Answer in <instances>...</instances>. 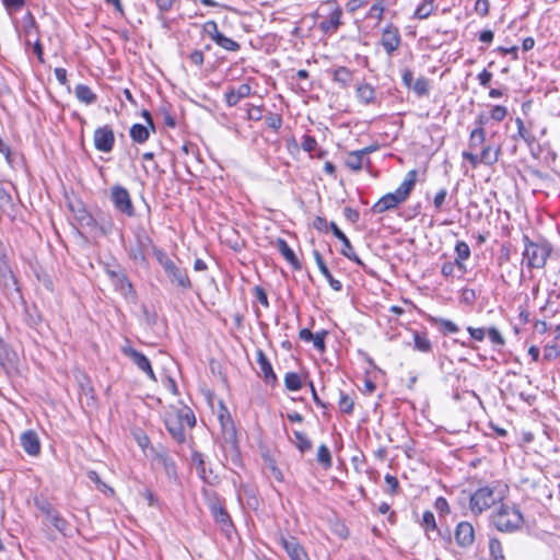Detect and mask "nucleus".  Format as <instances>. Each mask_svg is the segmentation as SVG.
<instances>
[{
	"instance_id": "49530a36",
	"label": "nucleus",
	"mask_w": 560,
	"mask_h": 560,
	"mask_svg": "<svg viewBox=\"0 0 560 560\" xmlns=\"http://www.w3.org/2000/svg\"><path fill=\"white\" fill-rule=\"evenodd\" d=\"M487 334H488V337H489L490 341L493 345H497V346H504L505 345L504 337L502 336V334L495 327H490L488 329Z\"/></svg>"
},
{
	"instance_id": "e2e57ef3",
	"label": "nucleus",
	"mask_w": 560,
	"mask_h": 560,
	"mask_svg": "<svg viewBox=\"0 0 560 560\" xmlns=\"http://www.w3.org/2000/svg\"><path fill=\"white\" fill-rule=\"evenodd\" d=\"M457 267L456 261H446L443 264L441 268V272L445 278L452 277L454 275L455 268Z\"/></svg>"
},
{
	"instance_id": "1a4fd4ad",
	"label": "nucleus",
	"mask_w": 560,
	"mask_h": 560,
	"mask_svg": "<svg viewBox=\"0 0 560 560\" xmlns=\"http://www.w3.org/2000/svg\"><path fill=\"white\" fill-rule=\"evenodd\" d=\"M124 354L127 355L148 377L152 381H156L155 374L151 366L149 359L141 352L132 348H124Z\"/></svg>"
},
{
	"instance_id": "864d4df0",
	"label": "nucleus",
	"mask_w": 560,
	"mask_h": 560,
	"mask_svg": "<svg viewBox=\"0 0 560 560\" xmlns=\"http://www.w3.org/2000/svg\"><path fill=\"white\" fill-rule=\"evenodd\" d=\"M255 299L265 307L269 306L266 291L261 287H255L253 290Z\"/></svg>"
},
{
	"instance_id": "f8f14e48",
	"label": "nucleus",
	"mask_w": 560,
	"mask_h": 560,
	"mask_svg": "<svg viewBox=\"0 0 560 560\" xmlns=\"http://www.w3.org/2000/svg\"><path fill=\"white\" fill-rule=\"evenodd\" d=\"M0 284L7 291L19 292L16 279L8 264L5 255H0Z\"/></svg>"
},
{
	"instance_id": "423d86ee",
	"label": "nucleus",
	"mask_w": 560,
	"mask_h": 560,
	"mask_svg": "<svg viewBox=\"0 0 560 560\" xmlns=\"http://www.w3.org/2000/svg\"><path fill=\"white\" fill-rule=\"evenodd\" d=\"M325 5L328 8V14L319 23V30L325 34H334L341 25L342 10L335 1H327Z\"/></svg>"
},
{
	"instance_id": "f704fd0d",
	"label": "nucleus",
	"mask_w": 560,
	"mask_h": 560,
	"mask_svg": "<svg viewBox=\"0 0 560 560\" xmlns=\"http://www.w3.org/2000/svg\"><path fill=\"white\" fill-rule=\"evenodd\" d=\"M214 43L228 51H237L240 49V44L235 42L234 39L226 37L225 35L221 34Z\"/></svg>"
},
{
	"instance_id": "bb28decb",
	"label": "nucleus",
	"mask_w": 560,
	"mask_h": 560,
	"mask_svg": "<svg viewBox=\"0 0 560 560\" xmlns=\"http://www.w3.org/2000/svg\"><path fill=\"white\" fill-rule=\"evenodd\" d=\"M500 152H501L500 147H498V148H492L491 145L483 147V149L481 150L480 156H479L481 160V163H483L486 165H493L494 163L498 162Z\"/></svg>"
},
{
	"instance_id": "09e8293b",
	"label": "nucleus",
	"mask_w": 560,
	"mask_h": 560,
	"mask_svg": "<svg viewBox=\"0 0 560 560\" xmlns=\"http://www.w3.org/2000/svg\"><path fill=\"white\" fill-rule=\"evenodd\" d=\"M353 400L348 396L342 394L339 399V408L342 412L350 415L353 410Z\"/></svg>"
},
{
	"instance_id": "e433bc0d",
	"label": "nucleus",
	"mask_w": 560,
	"mask_h": 560,
	"mask_svg": "<svg viewBox=\"0 0 560 560\" xmlns=\"http://www.w3.org/2000/svg\"><path fill=\"white\" fill-rule=\"evenodd\" d=\"M489 550L493 560H505L502 544L497 538H490Z\"/></svg>"
},
{
	"instance_id": "052dcab7",
	"label": "nucleus",
	"mask_w": 560,
	"mask_h": 560,
	"mask_svg": "<svg viewBox=\"0 0 560 560\" xmlns=\"http://www.w3.org/2000/svg\"><path fill=\"white\" fill-rule=\"evenodd\" d=\"M434 508L436 511H439L441 514H447L450 512V505L445 498L439 497L435 500Z\"/></svg>"
},
{
	"instance_id": "6e6d98bb",
	"label": "nucleus",
	"mask_w": 560,
	"mask_h": 560,
	"mask_svg": "<svg viewBox=\"0 0 560 560\" xmlns=\"http://www.w3.org/2000/svg\"><path fill=\"white\" fill-rule=\"evenodd\" d=\"M446 196H447V190L445 188H442L436 192V195L434 196V199H433V205L436 210L442 209V207L445 202Z\"/></svg>"
},
{
	"instance_id": "6e6552de",
	"label": "nucleus",
	"mask_w": 560,
	"mask_h": 560,
	"mask_svg": "<svg viewBox=\"0 0 560 560\" xmlns=\"http://www.w3.org/2000/svg\"><path fill=\"white\" fill-rule=\"evenodd\" d=\"M401 43L399 31L393 24H388L382 32L381 44L388 55L398 49Z\"/></svg>"
},
{
	"instance_id": "4c0bfd02",
	"label": "nucleus",
	"mask_w": 560,
	"mask_h": 560,
	"mask_svg": "<svg viewBox=\"0 0 560 560\" xmlns=\"http://www.w3.org/2000/svg\"><path fill=\"white\" fill-rule=\"evenodd\" d=\"M434 4L432 0L423 1L416 10L415 16L417 19L423 20L431 15L433 12Z\"/></svg>"
},
{
	"instance_id": "13d9d810",
	"label": "nucleus",
	"mask_w": 560,
	"mask_h": 560,
	"mask_svg": "<svg viewBox=\"0 0 560 560\" xmlns=\"http://www.w3.org/2000/svg\"><path fill=\"white\" fill-rule=\"evenodd\" d=\"M2 2L8 11H19L25 4V0H2Z\"/></svg>"
},
{
	"instance_id": "f257e3e1",
	"label": "nucleus",
	"mask_w": 560,
	"mask_h": 560,
	"mask_svg": "<svg viewBox=\"0 0 560 560\" xmlns=\"http://www.w3.org/2000/svg\"><path fill=\"white\" fill-rule=\"evenodd\" d=\"M508 492V486L492 485L477 489L469 499V509L472 514L479 515L497 503H501Z\"/></svg>"
},
{
	"instance_id": "cd10ccee",
	"label": "nucleus",
	"mask_w": 560,
	"mask_h": 560,
	"mask_svg": "<svg viewBox=\"0 0 560 560\" xmlns=\"http://www.w3.org/2000/svg\"><path fill=\"white\" fill-rule=\"evenodd\" d=\"M355 94L360 102L364 104H370L374 101L375 90L372 85L368 83H362L358 85Z\"/></svg>"
},
{
	"instance_id": "bf43d9fd",
	"label": "nucleus",
	"mask_w": 560,
	"mask_h": 560,
	"mask_svg": "<svg viewBox=\"0 0 560 560\" xmlns=\"http://www.w3.org/2000/svg\"><path fill=\"white\" fill-rule=\"evenodd\" d=\"M467 331L469 332L470 337L476 341H483L486 337V329L485 328H474V327H467Z\"/></svg>"
},
{
	"instance_id": "20e7f679",
	"label": "nucleus",
	"mask_w": 560,
	"mask_h": 560,
	"mask_svg": "<svg viewBox=\"0 0 560 560\" xmlns=\"http://www.w3.org/2000/svg\"><path fill=\"white\" fill-rule=\"evenodd\" d=\"M523 241L525 245L523 261L526 266L529 269L544 268L551 252L549 245L546 243H535L527 235L523 236Z\"/></svg>"
},
{
	"instance_id": "c85d7f7f",
	"label": "nucleus",
	"mask_w": 560,
	"mask_h": 560,
	"mask_svg": "<svg viewBox=\"0 0 560 560\" xmlns=\"http://www.w3.org/2000/svg\"><path fill=\"white\" fill-rule=\"evenodd\" d=\"M332 79L341 88H348L352 81V72L346 67H339L335 69Z\"/></svg>"
},
{
	"instance_id": "37998d69",
	"label": "nucleus",
	"mask_w": 560,
	"mask_h": 560,
	"mask_svg": "<svg viewBox=\"0 0 560 560\" xmlns=\"http://www.w3.org/2000/svg\"><path fill=\"white\" fill-rule=\"evenodd\" d=\"M203 31L214 42L222 33L218 28L215 21H208L203 24Z\"/></svg>"
},
{
	"instance_id": "a19ab883",
	"label": "nucleus",
	"mask_w": 560,
	"mask_h": 560,
	"mask_svg": "<svg viewBox=\"0 0 560 560\" xmlns=\"http://www.w3.org/2000/svg\"><path fill=\"white\" fill-rule=\"evenodd\" d=\"M411 86L413 92L419 96H423L429 93V82L425 78L417 79Z\"/></svg>"
},
{
	"instance_id": "f03ea898",
	"label": "nucleus",
	"mask_w": 560,
	"mask_h": 560,
	"mask_svg": "<svg viewBox=\"0 0 560 560\" xmlns=\"http://www.w3.org/2000/svg\"><path fill=\"white\" fill-rule=\"evenodd\" d=\"M491 522L495 528L503 533L518 530L524 524V517L515 505L503 504L491 514Z\"/></svg>"
},
{
	"instance_id": "5701e85b",
	"label": "nucleus",
	"mask_w": 560,
	"mask_h": 560,
	"mask_svg": "<svg viewBox=\"0 0 560 560\" xmlns=\"http://www.w3.org/2000/svg\"><path fill=\"white\" fill-rule=\"evenodd\" d=\"M46 523L54 526L63 536H67L71 529L68 521L65 520L57 511L49 515V518L46 521Z\"/></svg>"
},
{
	"instance_id": "9b49d317",
	"label": "nucleus",
	"mask_w": 560,
	"mask_h": 560,
	"mask_svg": "<svg viewBox=\"0 0 560 560\" xmlns=\"http://www.w3.org/2000/svg\"><path fill=\"white\" fill-rule=\"evenodd\" d=\"M329 226H330L334 235L342 243V248L340 249V253L345 257L357 262L358 265H363L361 259L355 255L353 247H352L349 238L346 236V234L337 226V224L335 222H330Z\"/></svg>"
},
{
	"instance_id": "0eeeda50",
	"label": "nucleus",
	"mask_w": 560,
	"mask_h": 560,
	"mask_svg": "<svg viewBox=\"0 0 560 560\" xmlns=\"http://www.w3.org/2000/svg\"><path fill=\"white\" fill-rule=\"evenodd\" d=\"M93 141L95 149L100 152L108 153L113 150L115 144V136L112 127H98L94 131Z\"/></svg>"
},
{
	"instance_id": "72a5a7b5",
	"label": "nucleus",
	"mask_w": 560,
	"mask_h": 560,
	"mask_svg": "<svg viewBox=\"0 0 560 560\" xmlns=\"http://www.w3.org/2000/svg\"><path fill=\"white\" fill-rule=\"evenodd\" d=\"M415 349L421 352H430L432 349L431 341L425 334H413Z\"/></svg>"
},
{
	"instance_id": "a878e982",
	"label": "nucleus",
	"mask_w": 560,
	"mask_h": 560,
	"mask_svg": "<svg viewBox=\"0 0 560 560\" xmlns=\"http://www.w3.org/2000/svg\"><path fill=\"white\" fill-rule=\"evenodd\" d=\"M150 127L135 124L130 128V137L137 143H144L150 137Z\"/></svg>"
},
{
	"instance_id": "39448f33",
	"label": "nucleus",
	"mask_w": 560,
	"mask_h": 560,
	"mask_svg": "<svg viewBox=\"0 0 560 560\" xmlns=\"http://www.w3.org/2000/svg\"><path fill=\"white\" fill-rule=\"evenodd\" d=\"M110 201L114 205V208L131 218L135 215V207L130 197L129 191L120 186V185H114L110 187Z\"/></svg>"
},
{
	"instance_id": "5fc2aeb1",
	"label": "nucleus",
	"mask_w": 560,
	"mask_h": 560,
	"mask_svg": "<svg viewBox=\"0 0 560 560\" xmlns=\"http://www.w3.org/2000/svg\"><path fill=\"white\" fill-rule=\"evenodd\" d=\"M383 13H384V4L382 2H377L371 7L368 15L370 18L376 19L377 21H381Z\"/></svg>"
},
{
	"instance_id": "de8ad7c7",
	"label": "nucleus",
	"mask_w": 560,
	"mask_h": 560,
	"mask_svg": "<svg viewBox=\"0 0 560 560\" xmlns=\"http://www.w3.org/2000/svg\"><path fill=\"white\" fill-rule=\"evenodd\" d=\"M35 504L37 509L45 515V522L49 518L50 514L56 512L51 504L45 500H36Z\"/></svg>"
},
{
	"instance_id": "9d476101",
	"label": "nucleus",
	"mask_w": 560,
	"mask_h": 560,
	"mask_svg": "<svg viewBox=\"0 0 560 560\" xmlns=\"http://www.w3.org/2000/svg\"><path fill=\"white\" fill-rule=\"evenodd\" d=\"M280 542L287 551L290 560H310L303 546L298 541L295 537H280Z\"/></svg>"
},
{
	"instance_id": "0e129e2a",
	"label": "nucleus",
	"mask_w": 560,
	"mask_h": 560,
	"mask_svg": "<svg viewBox=\"0 0 560 560\" xmlns=\"http://www.w3.org/2000/svg\"><path fill=\"white\" fill-rule=\"evenodd\" d=\"M491 79H492V73L486 69H483L479 74H478V81H479V84L482 85L483 88H488L490 82H491Z\"/></svg>"
},
{
	"instance_id": "393cba45",
	"label": "nucleus",
	"mask_w": 560,
	"mask_h": 560,
	"mask_svg": "<svg viewBox=\"0 0 560 560\" xmlns=\"http://www.w3.org/2000/svg\"><path fill=\"white\" fill-rule=\"evenodd\" d=\"M74 94L80 102L86 105L93 104L96 101L94 92L84 84H78L74 89Z\"/></svg>"
},
{
	"instance_id": "2eb2a0df",
	"label": "nucleus",
	"mask_w": 560,
	"mask_h": 560,
	"mask_svg": "<svg viewBox=\"0 0 560 560\" xmlns=\"http://www.w3.org/2000/svg\"><path fill=\"white\" fill-rule=\"evenodd\" d=\"M21 445L25 453L31 456H36L40 452V444L37 434L34 431H26L22 433Z\"/></svg>"
},
{
	"instance_id": "a211bd4d",
	"label": "nucleus",
	"mask_w": 560,
	"mask_h": 560,
	"mask_svg": "<svg viewBox=\"0 0 560 560\" xmlns=\"http://www.w3.org/2000/svg\"><path fill=\"white\" fill-rule=\"evenodd\" d=\"M374 149L369 147L362 150L350 152L346 159V165L353 171H360L363 167L365 155Z\"/></svg>"
},
{
	"instance_id": "c756f323",
	"label": "nucleus",
	"mask_w": 560,
	"mask_h": 560,
	"mask_svg": "<svg viewBox=\"0 0 560 560\" xmlns=\"http://www.w3.org/2000/svg\"><path fill=\"white\" fill-rule=\"evenodd\" d=\"M486 141V130L481 127H476L471 130L469 136V148L471 150H476L480 145H482Z\"/></svg>"
},
{
	"instance_id": "680f3d73",
	"label": "nucleus",
	"mask_w": 560,
	"mask_h": 560,
	"mask_svg": "<svg viewBox=\"0 0 560 560\" xmlns=\"http://www.w3.org/2000/svg\"><path fill=\"white\" fill-rule=\"evenodd\" d=\"M212 512H213V516H214L217 522H219V523H226L229 521V515L224 511V509H222L220 506H218V508L213 506L212 508Z\"/></svg>"
},
{
	"instance_id": "69168bd1",
	"label": "nucleus",
	"mask_w": 560,
	"mask_h": 560,
	"mask_svg": "<svg viewBox=\"0 0 560 560\" xmlns=\"http://www.w3.org/2000/svg\"><path fill=\"white\" fill-rule=\"evenodd\" d=\"M188 58L191 63L199 66V67L202 66V63L205 61V56L201 50H194L192 52H190Z\"/></svg>"
},
{
	"instance_id": "473e14b6",
	"label": "nucleus",
	"mask_w": 560,
	"mask_h": 560,
	"mask_svg": "<svg viewBox=\"0 0 560 560\" xmlns=\"http://www.w3.org/2000/svg\"><path fill=\"white\" fill-rule=\"evenodd\" d=\"M515 124L517 126V137L528 145H532L536 141L535 136L524 126V122L520 117L515 119Z\"/></svg>"
},
{
	"instance_id": "dca6fc26",
	"label": "nucleus",
	"mask_w": 560,
	"mask_h": 560,
	"mask_svg": "<svg viewBox=\"0 0 560 560\" xmlns=\"http://www.w3.org/2000/svg\"><path fill=\"white\" fill-rule=\"evenodd\" d=\"M313 255L320 273L326 278L331 289L340 291L342 289L341 282L332 277L319 252L314 250Z\"/></svg>"
},
{
	"instance_id": "3c124183",
	"label": "nucleus",
	"mask_w": 560,
	"mask_h": 560,
	"mask_svg": "<svg viewBox=\"0 0 560 560\" xmlns=\"http://www.w3.org/2000/svg\"><path fill=\"white\" fill-rule=\"evenodd\" d=\"M508 114L506 107L501 105H495L491 109L490 119H493L495 121H502Z\"/></svg>"
},
{
	"instance_id": "7ed1b4c3",
	"label": "nucleus",
	"mask_w": 560,
	"mask_h": 560,
	"mask_svg": "<svg viewBox=\"0 0 560 560\" xmlns=\"http://www.w3.org/2000/svg\"><path fill=\"white\" fill-rule=\"evenodd\" d=\"M154 255L158 262L161 265L164 272L168 277L171 283L176 284L183 290H189L191 288V281L186 269H182L176 266V264L162 249L155 248Z\"/></svg>"
},
{
	"instance_id": "c03bdc74",
	"label": "nucleus",
	"mask_w": 560,
	"mask_h": 560,
	"mask_svg": "<svg viewBox=\"0 0 560 560\" xmlns=\"http://www.w3.org/2000/svg\"><path fill=\"white\" fill-rule=\"evenodd\" d=\"M151 1L155 3L161 16L166 14L167 12H170L176 2V0H151Z\"/></svg>"
},
{
	"instance_id": "ddd939ff",
	"label": "nucleus",
	"mask_w": 560,
	"mask_h": 560,
	"mask_svg": "<svg viewBox=\"0 0 560 560\" xmlns=\"http://www.w3.org/2000/svg\"><path fill=\"white\" fill-rule=\"evenodd\" d=\"M455 540L460 547H469L475 540V529L469 522H460L455 528Z\"/></svg>"
},
{
	"instance_id": "4468645a",
	"label": "nucleus",
	"mask_w": 560,
	"mask_h": 560,
	"mask_svg": "<svg viewBox=\"0 0 560 560\" xmlns=\"http://www.w3.org/2000/svg\"><path fill=\"white\" fill-rule=\"evenodd\" d=\"M404 200L395 191L388 192L378 199V201L372 207V211L374 213H383L395 209Z\"/></svg>"
},
{
	"instance_id": "412c9836",
	"label": "nucleus",
	"mask_w": 560,
	"mask_h": 560,
	"mask_svg": "<svg viewBox=\"0 0 560 560\" xmlns=\"http://www.w3.org/2000/svg\"><path fill=\"white\" fill-rule=\"evenodd\" d=\"M165 425L168 432L178 443H183L185 441V427L180 424L179 420L167 415L165 418Z\"/></svg>"
},
{
	"instance_id": "b1692460",
	"label": "nucleus",
	"mask_w": 560,
	"mask_h": 560,
	"mask_svg": "<svg viewBox=\"0 0 560 560\" xmlns=\"http://www.w3.org/2000/svg\"><path fill=\"white\" fill-rule=\"evenodd\" d=\"M168 415L171 417H175L177 420H179L180 424H183V427H185V428L186 427L187 428H192L195 425V423H196L195 415L187 407L178 409L176 412L168 413Z\"/></svg>"
},
{
	"instance_id": "4d7b16f0",
	"label": "nucleus",
	"mask_w": 560,
	"mask_h": 560,
	"mask_svg": "<svg viewBox=\"0 0 560 560\" xmlns=\"http://www.w3.org/2000/svg\"><path fill=\"white\" fill-rule=\"evenodd\" d=\"M475 12L480 16H486L489 13V1L477 0L475 3Z\"/></svg>"
},
{
	"instance_id": "7c9ffc66",
	"label": "nucleus",
	"mask_w": 560,
	"mask_h": 560,
	"mask_svg": "<svg viewBox=\"0 0 560 560\" xmlns=\"http://www.w3.org/2000/svg\"><path fill=\"white\" fill-rule=\"evenodd\" d=\"M293 443L299 448L301 453H305L312 450L313 444L312 441L307 438V435L301 431H293Z\"/></svg>"
},
{
	"instance_id": "a18cd8bd",
	"label": "nucleus",
	"mask_w": 560,
	"mask_h": 560,
	"mask_svg": "<svg viewBox=\"0 0 560 560\" xmlns=\"http://www.w3.org/2000/svg\"><path fill=\"white\" fill-rule=\"evenodd\" d=\"M422 526L424 529L428 530H435L436 529V522L434 514L431 511H425L422 515Z\"/></svg>"
},
{
	"instance_id": "8fccbe9b",
	"label": "nucleus",
	"mask_w": 560,
	"mask_h": 560,
	"mask_svg": "<svg viewBox=\"0 0 560 560\" xmlns=\"http://www.w3.org/2000/svg\"><path fill=\"white\" fill-rule=\"evenodd\" d=\"M191 462L197 467L199 475L205 478V462L202 454L199 452H194L191 455Z\"/></svg>"
},
{
	"instance_id": "f3484780",
	"label": "nucleus",
	"mask_w": 560,
	"mask_h": 560,
	"mask_svg": "<svg viewBox=\"0 0 560 560\" xmlns=\"http://www.w3.org/2000/svg\"><path fill=\"white\" fill-rule=\"evenodd\" d=\"M418 172L417 170H411L407 173L405 179L401 182L399 187L395 190V192L406 201L411 190L413 189L417 182Z\"/></svg>"
},
{
	"instance_id": "aec40b11",
	"label": "nucleus",
	"mask_w": 560,
	"mask_h": 560,
	"mask_svg": "<svg viewBox=\"0 0 560 560\" xmlns=\"http://www.w3.org/2000/svg\"><path fill=\"white\" fill-rule=\"evenodd\" d=\"M257 363L260 370V374L264 376L267 383H273L277 380V376L272 370V366L267 359L266 354L261 351H257Z\"/></svg>"
},
{
	"instance_id": "774afa93",
	"label": "nucleus",
	"mask_w": 560,
	"mask_h": 560,
	"mask_svg": "<svg viewBox=\"0 0 560 560\" xmlns=\"http://www.w3.org/2000/svg\"><path fill=\"white\" fill-rule=\"evenodd\" d=\"M462 155H463V158H464L465 160H467V161L470 163V165H471L474 168H475V167H477V166H478V164H480V163H481L480 158H479L478 155L474 154L472 152L464 151Z\"/></svg>"
},
{
	"instance_id": "6ab92c4d",
	"label": "nucleus",
	"mask_w": 560,
	"mask_h": 560,
	"mask_svg": "<svg viewBox=\"0 0 560 560\" xmlns=\"http://www.w3.org/2000/svg\"><path fill=\"white\" fill-rule=\"evenodd\" d=\"M252 88L247 83H243L235 89H231L225 93V101L229 106H235L241 100L250 94Z\"/></svg>"
},
{
	"instance_id": "2f4dec72",
	"label": "nucleus",
	"mask_w": 560,
	"mask_h": 560,
	"mask_svg": "<svg viewBox=\"0 0 560 560\" xmlns=\"http://www.w3.org/2000/svg\"><path fill=\"white\" fill-rule=\"evenodd\" d=\"M277 248L278 250L281 253V255L293 266H298L299 265V261L296 259V256L294 254V252L290 248V246L288 245V243L282 240V238H279L277 241Z\"/></svg>"
},
{
	"instance_id": "79ce46f5",
	"label": "nucleus",
	"mask_w": 560,
	"mask_h": 560,
	"mask_svg": "<svg viewBox=\"0 0 560 560\" xmlns=\"http://www.w3.org/2000/svg\"><path fill=\"white\" fill-rule=\"evenodd\" d=\"M122 288L118 291L130 302L136 301V291L129 280H122Z\"/></svg>"
},
{
	"instance_id": "603ef678",
	"label": "nucleus",
	"mask_w": 560,
	"mask_h": 560,
	"mask_svg": "<svg viewBox=\"0 0 560 560\" xmlns=\"http://www.w3.org/2000/svg\"><path fill=\"white\" fill-rule=\"evenodd\" d=\"M317 147V141L314 137H311V136H304L303 137V140L301 142V148L305 151V152H313Z\"/></svg>"
},
{
	"instance_id": "58836bf2",
	"label": "nucleus",
	"mask_w": 560,
	"mask_h": 560,
	"mask_svg": "<svg viewBox=\"0 0 560 560\" xmlns=\"http://www.w3.org/2000/svg\"><path fill=\"white\" fill-rule=\"evenodd\" d=\"M317 460L325 467L329 468L332 465L330 451L325 444L319 445L317 450Z\"/></svg>"
},
{
	"instance_id": "c9c22d12",
	"label": "nucleus",
	"mask_w": 560,
	"mask_h": 560,
	"mask_svg": "<svg viewBox=\"0 0 560 560\" xmlns=\"http://www.w3.org/2000/svg\"><path fill=\"white\" fill-rule=\"evenodd\" d=\"M284 385L291 392H296L302 387V381L298 373H287L284 376Z\"/></svg>"
},
{
	"instance_id": "338daca9",
	"label": "nucleus",
	"mask_w": 560,
	"mask_h": 560,
	"mask_svg": "<svg viewBox=\"0 0 560 560\" xmlns=\"http://www.w3.org/2000/svg\"><path fill=\"white\" fill-rule=\"evenodd\" d=\"M385 482L388 486L389 493L394 494L397 492L398 489V479L395 476L386 475L385 476Z\"/></svg>"
},
{
	"instance_id": "ea45409f",
	"label": "nucleus",
	"mask_w": 560,
	"mask_h": 560,
	"mask_svg": "<svg viewBox=\"0 0 560 560\" xmlns=\"http://www.w3.org/2000/svg\"><path fill=\"white\" fill-rule=\"evenodd\" d=\"M433 322L439 325V327L444 330L445 332H448V334H456L459 328L458 326L450 320V319H445V318H433Z\"/></svg>"
},
{
	"instance_id": "4be33fe9",
	"label": "nucleus",
	"mask_w": 560,
	"mask_h": 560,
	"mask_svg": "<svg viewBox=\"0 0 560 560\" xmlns=\"http://www.w3.org/2000/svg\"><path fill=\"white\" fill-rule=\"evenodd\" d=\"M455 253H456V265L457 268L460 270L462 273L466 272V265L465 260H467L470 256V248L466 242H457L455 246Z\"/></svg>"
}]
</instances>
